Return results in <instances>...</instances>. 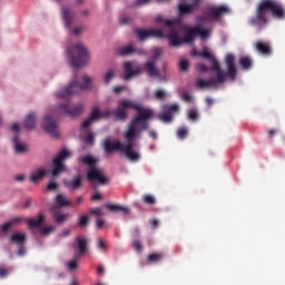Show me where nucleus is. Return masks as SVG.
<instances>
[{
    "label": "nucleus",
    "mask_w": 285,
    "mask_h": 285,
    "mask_svg": "<svg viewBox=\"0 0 285 285\" xmlns=\"http://www.w3.org/2000/svg\"><path fill=\"white\" fill-rule=\"evenodd\" d=\"M70 236V229H65L62 230V233L60 234V237H69Z\"/></svg>",
    "instance_id": "64"
},
{
    "label": "nucleus",
    "mask_w": 285,
    "mask_h": 285,
    "mask_svg": "<svg viewBox=\"0 0 285 285\" xmlns=\"http://www.w3.org/2000/svg\"><path fill=\"white\" fill-rule=\"evenodd\" d=\"M67 55L73 68H81V66H87L90 61L88 49L82 43L75 45L73 49L69 48Z\"/></svg>",
    "instance_id": "6"
},
{
    "label": "nucleus",
    "mask_w": 285,
    "mask_h": 285,
    "mask_svg": "<svg viewBox=\"0 0 285 285\" xmlns=\"http://www.w3.org/2000/svg\"><path fill=\"white\" fill-rule=\"evenodd\" d=\"M135 35L139 39V41H146L148 39H151V37H155L156 39H164V31L160 29H135Z\"/></svg>",
    "instance_id": "7"
},
{
    "label": "nucleus",
    "mask_w": 285,
    "mask_h": 285,
    "mask_svg": "<svg viewBox=\"0 0 285 285\" xmlns=\"http://www.w3.org/2000/svg\"><path fill=\"white\" fill-rule=\"evenodd\" d=\"M271 12L274 19H284L285 10L282 3L277 0H263L258 3L256 14L249 20V24L257 28V30H264L268 26V18L266 14Z\"/></svg>",
    "instance_id": "4"
},
{
    "label": "nucleus",
    "mask_w": 285,
    "mask_h": 285,
    "mask_svg": "<svg viewBox=\"0 0 285 285\" xmlns=\"http://www.w3.org/2000/svg\"><path fill=\"white\" fill-rule=\"evenodd\" d=\"M106 208L108 210H111L112 213L120 212V213H124V215H130V209H128V207H125L121 205L107 204Z\"/></svg>",
    "instance_id": "26"
},
{
    "label": "nucleus",
    "mask_w": 285,
    "mask_h": 285,
    "mask_svg": "<svg viewBox=\"0 0 285 285\" xmlns=\"http://www.w3.org/2000/svg\"><path fill=\"white\" fill-rule=\"evenodd\" d=\"M239 65L242 68H244V70H248L253 67V60H250V57L244 56L239 59Z\"/></svg>",
    "instance_id": "29"
},
{
    "label": "nucleus",
    "mask_w": 285,
    "mask_h": 285,
    "mask_svg": "<svg viewBox=\"0 0 285 285\" xmlns=\"http://www.w3.org/2000/svg\"><path fill=\"white\" fill-rule=\"evenodd\" d=\"M142 202L144 204H148L149 206L157 204V199H155L153 195L142 196Z\"/></svg>",
    "instance_id": "37"
},
{
    "label": "nucleus",
    "mask_w": 285,
    "mask_h": 285,
    "mask_svg": "<svg viewBox=\"0 0 285 285\" xmlns=\"http://www.w3.org/2000/svg\"><path fill=\"white\" fill-rule=\"evenodd\" d=\"M191 97H190V95L189 94H184L183 95V101H187V104H189V101H191Z\"/></svg>",
    "instance_id": "63"
},
{
    "label": "nucleus",
    "mask_w": 285,
    "mask_h": 285,
    "mask_svg": "<svg viewBox=\"0 0 285 285\" xmlns=\"http://www.w3.org/2000/svg\"><path fill=\"white\" fill-rule=\"evenodd\" d=\"M53 217L56 219V224H63L66 219H68V214H61L59 212L53 214Z\"/></svg>",
    "instance_id": "35"
},
{
    "label": "nucleus",
    "mask_w": 285,
    "mask_h": 285,
    "mask_svg": "<svg viewBox=\"0 0 285 285\" xmlns=\"http://www.w3.org/2000/svg\"><path fill=\"white\" fill-rule=\"evenodd\" d=\"M73 248L79 255L88 253V239L83 237H78L73 242Z\"/></svg>",
    "instance_id": "17"
},
{
    "label": "nucleus",
    "mask_w": 285,
    "mask_h": 285,
    "mask_svg": "<svg viewBox=\"0 0 285 285\" xmlns=\"http://www.w3.org/2000/svg\"><path fill=\"white\" fill-rule=\"evenodd\" d=\"M163 257H164L163 253L149 254L147 257V262H149V264H155L157 262H161Z\"/></svg>",
    "instance_id": "31"
},
{
    "label": "nucleus",
    "mask_w": 285,
    "mask_h": 285,
    "mask_svg": "<svg viewBox=\"0 0 285 285\" xmlns=\"http://www.w3.org/2000/svg\"><path fill=\"white\" fill-rule=\"evenodd\" d=\"M89 215H95L96 217H101L104 215V210L100 207H95L89 209Z\"/></svg>",
    "instance_id": "40"
},
{
    "label": "nucleus",
    "mask_w": 285,
    "mask_h": 285,
    "mask_svg": "<svg viewBox=\"0 0 285 285\" xmlns=\"http://www.w3.org/2000/svg\"><path fill=\"white\" fill-rule=\"evenodd\" d=\"M21 222H23V218L16 217V218H12L11 220H9V224H11V226H14V224H21Z\"/></svg>",
    "instance_id": "56"
},
{
    "label": "nucleus",
    "mask_w": 285,
    "mask_h": 285,
    "mask_svg": "<svg viewBox=\"0 0 285 285\" xmlns=\"http://www.w3.org/2000/svg\"><path fill=\"white\" fill-rule=\"evenodd\" d=\"M46 175H48V170H46L43 168H39L37 171H35L33 174L30 175V181L32 184H37L39 181V179H43V177H46Z\"/></svg>",
    "instance_id": "25"
},
{
    "label": "nucleus",
    "mask_w": 285,
    "mask_h": 285,
    "mask_svg": "<svg viewBox=\"0 0 285 285\" xmlns=\"http://www.w3.org/2000/svg\"><path fill=\"white\" fill-rule=\"evenodd\" d=\"M254 48L258 55H264L265 57L272 53L271 42L268 41L258 40L254 43Z\"/></svg>",
    "instance_id": "16"
},
{
    "label": "nucleus",
    "mask_w": 285,
    "mask_h": 285,
    "mask_svg": "<svg viewBox=\"0 0 285 285\" xmlns=\"http://www.w3.org/2000/svg\"><path fill=\"white\" fill-rule=\"evenodd\" d=\"M11 130H13V132H16V135H19V130H21V127L19 126V124L14 122L11 126Z\"/></svg>",
    "instance_id": "59"
},
{
    "label": "nucleus",
    "mask_w": 285,
    "mask_h": 285,
    "mask_svg": "<svg viewBox=\"0 0 285 285\" xmlns=\"http://www.w3.org/2000/svg\"><path fill=\"white\" fill-rule=\"evenodd\" d=\"M225 66L227 68V71L224 73L219 61L214 60L212 65L214 78H210L209 80L198 79L196 81L197 88H217V86H219L220 83L226 82V77H228L230 81H235V79H237V66H235V56L233 53L226 55Z\"/></svg>",
    "instance_id": "3"
},
{
    "label": "nucleus",
    "mask_w": 285,
    "mask_h": 285,
    "mask_svg": "<svg viewBox=\"0 0 285 285\" xmlns=\"http://www.w3.org/2000/svg\"><path fill=\"white\" fill-rule=\"evenodd\" d=\"M65 186L69 190H79L83 186V179L81 176H75L71 180H65Z\"/></svg>",
    "instance_id": "18"
},
{
    "label": "nucleus",
    "mask_w": 285,
    "mask_h": 285,
    "mask_svg": "<svg viewBox=\"0 0 285 285\" xmlns=\"http://www.w3.org/2000/svg\"><path fill=\"white\" fill-rule=\"evenodd\" d=\"M164 112L158 115V119L164 121V124H170L173 121V115L179 110V106L177 105H165Z\"/></svg>",
    "instance_id": "10"
},
{
    "label": "nucleus",
    "mask_w": 285,
    "mask_h": 285,
    "mask_svg": "<svg viewBox=\"0 0 285 285\" xmlns=\"http://www.w3.org/2000/svg\"><path fill=\"white\" fill-rule=\"evenodd\" d=\"M157 62L147 61L144 63V69L146 70L148 77H159L160 72L156 66Z\"/></svg>",
    "instance_id": "20"
},
{
    "label": "nucleus",
    "mask_w": 285,
    "mask_h": 285,
    "mask_svg": "<svg viewBox=\"0 0 285 285\" xmlns=\"http://www.w3.org/2000/svg\"><path fill=\"white\" fill-rule=\"evenodd\" d=\"M128 109L136 110L137 115L131 119L124 132V137L127 142H120V150L121 153H125L129 161H139V153L132 149L135 146V139L139 137L140 132L150 128V124L148 121L153 119L155 111L150 108H144L140 104L130 99H121L118 101V107L114 110L112 115L119 121H126V119H128Z\"/></svg>",
    "instance_id": "1"
},
{
    "label": "nucleus",
    "mask_w": 285,
    "mask_h": 285,
    "mask_svg": "<svg viewBox=\"0 0 285 285\" xmlns=\"http://www.w3.org/2000/svg\"><path fill=\"white\" fill-rule=\"evenodd\" d=\"M105 224H106V220H104V218H98L96 220V228H104Z\"/></svg>",
    "instance_id": "55"
},
{
    "label": "nucleus",
    "mask_w": 285,
    "mask_h": 285,
    "mask_svg": "<svg viewBox=\"0 0 285 285\" xmlns=\"http://www.w3.org/2000/svg\"><path fill=\"white\" fill-rule=\"evenodd\" d=\"M10 228H12V225L10 224V222L4 223L0 226V233H8V230H10Z\"/></svg>",
    "instance_id": "48"
},
{
    "label": "nucleus",
    "mask_w": 285,
    "mask_h": 285,
    "mask_svg": "<svg viewBox=\"0 0 285 285\" xmlns=\"http://www.w3.org/2000/svg\"><path fill=\"white\" fill-rule=\"evenodd\" d=\"M68 157H70V151L68 149H62L53 160L60 161L61 164H63V161H66Z\"/></svg>",
    "instance_id": "32"
},
{
    "label": "nucleus",
    "mask_w": 285,
    "mask_h": 285,
    "mask_svg": "<svg viewBox=\"0 0 285 285\" xmlns=\"http://www.w3.org/2000/svg\"><path fill=\"white\" fill-rule=\"evenodd\" d=\"M195 37H200V39H208L209 33L207 29H202L200 27H189L185 31V41L193 43Z\"/></svg>",
    "instance_id": "8"
},
{
    "label": "nucleus",
    "mask_w": 285,
    "mask_h": 285,
    "mask_svg": "<svg viewBox=\"0 0 285 285\" xmlns=\"http://www.w3.org/2000/svg\"><path fill=\"white\" fill-rule=\"evenodd\" d=\"M41 235L48 236L50 233H55V226H47L40 229Z\"/></svg>",
    "instance_id": "42"
},
{
    "label": "nucleus",
    "mask_w": 285,
    "mask_h": 285,
    "mask_svg": "<svg viewBox=\"0 0 285 285\" xmlns=\"http://www.w3.org/2000/svg\"><path fill=\"white\" fill-rule=\"evenodd\" d=\"M89 119H91L94 121H97V119H101V111L97 107H94L91 109V114L89 116Z\"/></svg>",
    "instance_id": "36"
},
{
    "label": "nucleus",
    "mask_w": 285,
    "mask_h": 285,
    "mask_svg": "<svg viewBox=\"0 0 285 285\" xmlns=\"http://www.w3.org/2000/svg\"><path fill=\"white\" fill-rule=\"evenodd\" d=\"M37 124V116L35 114H29L24 120V126L28 130H32Z\"/></svg>",
    "instance_id": "27"
},
{
    "label": "nucleus",
    "mask_w": 285,
    "mask_h": 285,
    "mask_svg": "<svg viewBox=\"0 0 285 285\" xmlns=\"http://www.w3.org/2000/svg\"><path fill=\"white\" fill-rule=\"evenodd\" d=\"M124 79L128 81V79H132L136 75H141V67H132V62L126 61L124 63Z\"/></svg>",
    "instance_id": "15"
},
{
    "label": "nucleus",
    "mask_w": 285,
    "mask_h": 285,
    "mask_svg": "<svg viewBox=\"0 0 285 285\" xmlns=\"http://www.w3.org/2000/svg\"><path fill=\"white\" fill-rule=\"evenodd\" d=\"M132 247L137 253H141L144 250V246L139 239L134 240Z\"/></svg>",
    "instance_id": "43"
},
{
    "label": "nucleus",
    "mask_w": 285,
    "mask_h": 285,
    "mask_svg": "<svg viewBox=\"0 0 285 285\" xmlns=\"http://www.w3.org/2000/svg\"><path fill=\"white\" fill-rule=\"evenodd\" d=\"M105 153H114V150H121V141H111L110 139H105L104 141Z\"/></svg>",
    "instance_id": "19"
},
{
    "label": "nucleus",
    "mask_w": 285,
    "mask_h": 285,
    "mask_svg": "<svg viewBox=\"0 0 285 285\" xmlns=\"http://www.w3.org/2000/svg\"><path fill=\"white\" fill-rule=\"evenodd\" d=\"M52 164H53V169L51 171V175L53 177L61 175V173H66V165H63V163H60L59 160H52Z\"/></svg>",
    "instance_id": "24"
},
{
    "label": "nucleus",
    "mask_w": 285,
    "mask_h": 285,
    "mask_svg": "<svg viewBox=\"0 0 285 285\" xmlns=\"http://www.w3.org/2000/svg\"><path fill=\"white\" fill-rule=\"evenodd\" d=\"M45 219L46 216L43 214H38V218H26V224H28L29 228H39Z\"/></svg>",
    "instance_id": "23"
},
{
    "label": "nucleus",
    "mask_w": 285,
    "mask_h": 285,
    "mask_svg": "<svg viewBox=\"0 0 285 285\" xmlns=\"http://www.w3.org/2000/svg\"><path fill=\"white\" fill-rule=\"evenodd\" d=\"M85 144L92 146V144H95V134L89 132L85 138Z\"/></svg>",
    "instance_id": "47"
},
{
    "label": "nucleus",
    "mask_w": 285,
    "mask_h": 285,
    "mask_svg": "<svg viewBox=\"0 0 285 285\" xmlns=\"http://www.w3.org/2000/svg\"><path fill=\"white\" fill-rule=\"evenodd\" d=\"M61 18L65 27L68 28V30H72V23H75V14L72 13V9L70 7H61Z\"/></svg>",
    "instance_id": "14"
},
{
    "label": "nucleus",
    "mask_w": 285,
    "mask_h": 285,
    "mask_svg": "<svg viewBox=\"0 0 285 285\" xmlns=\"http://www.w3.org/2000/svg\"><path fill=\"white\" fill-rule=\"evenodd\" d=\"M188 66H190L188 60H186V59L180 60L179 69L181 70V72H186V70H188Z\"/></svg>",
    "instance_id": "44"
},
{
    "label": "nucleus",
    "mask_w": 285,
    "mask_h": 285,
    "mask_svg": "<svg viewBox=\"0 0 285 285\" xmlns=\"http://www.w3.org/2000/svg\"><path fill=\"white\" fill-rule=\"evenodd\" d=\"M230 12V9L226 6H219V7H209L207 8V17L209 19H214L215 21H219L224 14H228Z\"/></svg>",
    "instance_id": "11"
},
{
    "label": "nucleus",
    "mask_w": 285,
    "mask_h": 285,
    "mask_svg": "<svg viewBox=\"0 0 285 285\" xmlns=\"http://www.w3.org/2000/svg\"><path fill=\"white\" fill-rule=\"evenodd\" d=\"M164 39H168L171 48H178V46H181V43H190L186 42V37L180 38L179 32L175 29H171L168 35H164Z\"/></svg>",
    "instance_id": "12"
},
{
    "label": "nucleus",
    "mask_w": 285,
    "mask_h": 285,
    "mask_svg": "<svg viewBox=\"0 0 285 285\" xmlns=\"http://www.w3.org/2000/svg\"><path fill=\"white\" fill-rule=\"evenodd\" d=\"M78 161L88 166L87 179L88 181H98L101 186L108 184V178L104 173L97 169V164H99V159L92 157V155H85L78 157Z\"/></svg>",
    "instance_id": "5"
},
{
    "label": "nucleus",
    "mask_w": 285,
    "mask_h": 285,
    "mask_svg": "<svg viewBox=\"0 0 285 285\" xmlns=\"http://www.w3.org/2000/svg\"><path fill=\"white\" fill-rule=\"evenodd\" d=\"M73 35H76V37H79V35H81V32H83V27H77L72 29Z\"/></svg>",
    "instance_id": "57"
},
{
    "label": "nucleus",
    "mask_w": 285,
    "mask_h": 285,
    "mask_svg": "<svg viewBox=\"0 0 285 285\" xmlns=\"http://www.w3.org/2000/svg\"><path fill=\"white\" fill-rule=\"evenodd\" d=\"M56 204H58L60 208H66V206H72L70 200H68V198H66V196H63L62 194H58L56 196Z\"/></svg>",
    "instance_id": "28"
},
{
    "label": "nucleus",
    "mask_w": 285,
    "mask_h": 285,
    "mask_svg": "<svg viewBox=\"0 0 285 285\" xmlns=\"http://www.w3.org/2000/svg\"><path fill=\"white\" fill-rule=\"evenodd\" d=\"M42 129L52 137H59V131L57 130V121L52 115H48L43 118Z\"/></svg>",
    "instance_id": "9"
},
{
    "label": "nucleus",
    "mask_w": 285,
    "mask_h": 285,
    "mask_svg": "<svg viewBox=\"0 0 285 285\" xmlns=\"http://www.w3.org/2000/svg\"><path fill=\"white\" fill-rule=\"evenodd\" d=\"M149 224H150L151 228H157V226H159V220L151 219V220H149Z\"/></svg>",
    "instance_id": "60"
},
{
    "label": "nucleus",
    "mask_w": 285,
    "mask_h": 285,
    "mask_svg": "<svg viewBox=\"0 0 285 285\" xmlns=\"http://www.w3.org/2000/svg\"><path fill=\"white\" fill-rule=\"evenodd\" d=\"M116 55H118L119 57H130V55H147V53H146V50L141 48H136L132 45H128L117 49Z\"/></svg>",
    "instance_id": "13"
},
{
    "label": "nucleus",
    "mask_w": 285,
    "mask_h": 285,
    "mask_svg": "<svg viewBox=\"0 0 285 285\" xmlns=\"http://www.w3.org/2000/svg\"><path fill=\"white\" fill-rule=\"evenodd\" d=\"M199 57H203L204 59H213V53H210V51H202Z\"/></svg>",
    "instance_id": "54"
},
{
    "label": "nucleus",
    "mask_w": 285,
    "mask_h": 285,
    "mask_svg": "<svg viewBox=\"0 0 285 285\" xmlns=\"http://www.w3.org/2000/svg\"><path fill=\"white\" fill-rule=\"evenodd\" d=\"M150 55H151V59L149 61L157 63V60L161 57V48H154L150 51Z\"/></svg>",
    "instance_id": "33"
},
{
    "label": "nucleus",
    "mask_w": 285,
    "mask_h": 285,
    "mask_svg": "<svg viewBox=\"0 0 285 285\" xmlns=\"http://www.w3.org/2000/svg\"><path fill=\"white\" fill-rule=\"evenodd\" d=\"M12 144H13L14 151L18 153L19 155L28 150V146L21 142V140L19 139V134L13 136Z\"/></svg>",
    "instance_id": "21"
},
{
    "label": "nucleus",
    "mask_w": 285,
    "mask_h": 285,
    "mask_svg": "<svg viewBox=\"0 0 285 285\" xmlns=\"http://www.w3.org/2000/svg\"><path fill=\"white\" fill-rule=\"evenodd\" d=\"M120 26H130L132 23V18L128 16H124L122 18L119 19Z\"/></svg>",
    "instance_id": "41"
},
{
    "label": "nucleus",
    "mask_w": 285,
    "mask_h": 285,
    "mask_svg": "<svg viewBox=\"0 0 285 285\" xmlns=\"http://www.w3.org/2000/svg\"><path fill=\"white\" fill-rule=\"evenodd\" d=\"M78 226H81V227L88 226V216L86 215L80 216L78 219Z\"/></svg>",
    "instance_id": "46"
},
{
    "label": "nucleus",
    "mask_w": 285,
    "mask_h": 285,
    "mask_svg": "<svg viewBox=\"0 0 285 285\" xmlns=\"http://www.w3.org/2000/svg\"><path fill=\"white\" fill-rule=\"evenodd\" d=\"M77 266H78V264L75 259L67 263V267L69 271H76Z\"/></svg>",
    "instance_id": "52"
},
{
    "label": "nucleus",
    "mask_w": 285,
    "mask_h": 285,
    "mask_svg": "<svg viewBox=\"0 0 285 285\" xmlns=\"http://www.w3.org/2000/svg\"><path fill=\"white\" fill-rule=\"evenodd\" d=\"M82 202H83V198L81 196H78L73 203V206H81Z\"/></svg>",
    "instance_id": "61"
},
{
    "label": "nucleus",
    "mask_w": 285,
    "mask_h": 285,
    "mask_svg": "<svg viewBox=\"0 0 285 285\" xmlns=\"http://www.w3.org/2000/svg\"><path fill=\"white\" fill-rule=\"evenodd\" d=\"M57 188H59V184H57L56 181H49V184L47 185V190H57Z\"/></svg>",
    "instance_id": "51"
},
{
    "label": "nucleus",
    "mask_w": 285,
    "mask_h": 285,
    "mask_svg": "<svg viewBox=\"0 0 285 285\" xmlns=\"http://www.w3.org/2000/svg\"><path fill=\"white\" fill-rule=\"evenodd\" d=\"M187 135H188V129H186V128H180L177 131L178 139H186Z\"/></svg>",
    "instance_id": "45"
},
{
    "label": "nucleus",
    "mask_w": 285,
    "mask_h": 285,
    "mask_svg": "<svg viewBox=\"0 0 285 285\" xmlns=\"http://www.w3.org/2000/svg\"><path fill=\"white\" fill-rule=\"evenodd\" d=\"M156 23H165L167 28H173V26H175V20H164L161 16H157Z\"/></svg>",
    "instance_id": "34"
},
{
    "label": "nucleus",
    "mask_w": 285,
    "mask_h": 285,
    "mask_svg": "<svg viewBox=\"0 0 285 285\" xmlns=\"http://www.w3.org/2000/svg\"><path fill=\"white\" fill-rule=\"evenodd\" d=\"M111 79H115V70L110 69L109 71H107L104 76V81L105 83H109L111 81Z\"/></svg>",
    "instance_id": "38"
},
{
    "label": "nucleus",
    "mask_w": 285,
    "mask_h": 285,
    "mask_svg": "<svg viewBox=\"0 0 285 285\" xmlns=\"http://www.w3.org/2000/svg\"><path fill=\"white\" fill-rule=\"evenodd\" d=\"M121 90H126V87L116 86V87L112 88V91L115 92V95H119V92H121Z\"/></svg>",
    "instance_id": "58"
},
{
    "label": "nucleus",
    "mask_w": 285,
    "mask_h": 285,
    "mask_svg": "<svg viewBox=\"0 0 285 285\" xmlns=\"http://www.w3.org/2000/svg\"><path fill=\"white\" fill-rule=\"evenodd\" d=\"M95 120H91L90 118H88L82 122L81 128H90V126H92Z\"/></svg>",
    "instance_id": "53"
},
{
    "label": "nucleus",
    "mask_w": 285,
    "mask_h": 285,
    "mask_svg": "<svg viewBox=\"0 0 285 285\" xmlns=\"http://www.w3.org/2000/svg\"><path fill=\"white\" fill-rule=\"evenodd\" d=\"M156 99H165L166 98V91L161 89H157L155 91Z\"/></svg>",
    "instance_id": "49"
},
{
    "label": "nucleus",
    "mask_w": 285,
    "mask_h": 285,
    "mask_svg": "<svg viewBox=\"0 0 285 285\" xmlns=\"http://www.w3.org/2000/svg\"><path fill=\"white\" fill-rule=\"evenodd\" d=\"M82 83L73 80L62 91L56 94L57 99H63L66 102L58 106V112L60 115H67L68 117H79L83 114V105L79 104L73 107L70 106V98L72 95H78L82 90H92V78L88 75L82 76Z\"/></svg>",
    "instance_id": "2"
},
{
    "label": "nucleus",
    "mask_w": 285,
    "mask_h": 285,
    "mask_svg": "<svg viewBox=\"0 0 285 285\" xmlns=\"http://www.w3.org/2000/svg\"><path fill=\"white\" fill-rule=\"evenodd\" d=\"M97 248H99V250H106L107 246H106V243L104 242V239L98 238Z\"/></svg>",
    "instance_id": "50"
},
{
    "label": "nucleus",
    "mask_w": 285,
    "mask_h": 285,
    "mask_svg": "<svg viewBox=\"0 0 285 285\" xmlns=\"http://www.w3.org/2000/svg\"><path fill=\"white\" fill-rule=\"evenodd\" d=\"M199 1L200 0H194V2L191 4L180 3L178 6V10H179L180 14H190V12H193V10H195V8H197V6H199Z\"/></svg>",
    "instance_id": "22"
},
{
    "label": "nucleus",
    "mask_w": 285,
    "mask_h": 285,
    "mask_svg": "<svg viewBox=\"0 0 285 285\" xmlns=\"http://www.w3.org/2000/svg\"><path fill=\"white\" fill-rule=\"evenodd\" d=\"M205 104H206V106L210 107L215 104V100H213V98H210V97H207L205 99Z\"/></svg>",
    "instance_id": "62"
},
{
    "label": "nucleus",
    "mask_w": 285,
    "mask_h": 285,
    "mask_svg": "<svg viewBox=\"0 0 285 285\" xmlns=\"http://www.w3.org/2000/svg\"><path fill=\"white\" fill-rule=\"evenodd\" d=\"M10 242L14 244H23L26 242V234L17 233L11 235Z\"/></svg>",
    "instance_id": "30"
},
{
    "label": "nucleus",
    "mask_w": 285,
    "mask_h": 285,
    "mask_svg": "<svg viewBox=\"0 0 285 285\" xmlns=\"http://www.w3.org/2000/svg\"><path fill=\"white\" fill-rule=\"evenodd\" d=\"M198 117H199V114L197 112L196 109H189L188 110V119L190 121H196V119H198Z\"/></svg>",
    "instance_id": "39"
}]
</instances>
